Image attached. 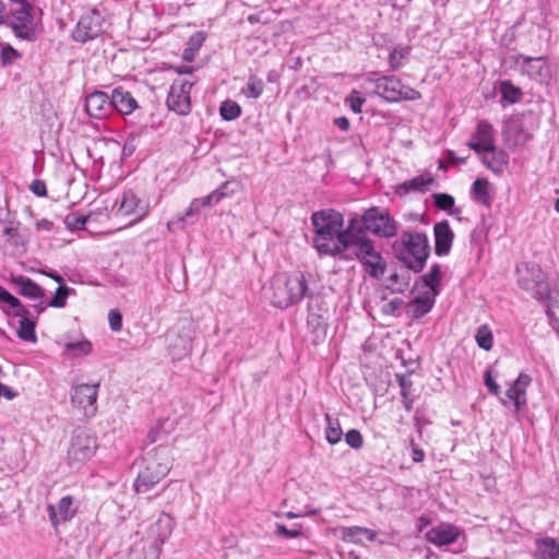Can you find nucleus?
<instances>
[{"instance_id":"f257e3e1","label":"nucleus","mask_w":559,"mask_h":559,"mask_svg":"<svg viewBox=\"0 0 559 559\" xmlns=\"http://www.w3.org/2000/svg\"><path fill=\"white\" fill-rule=\"evenodd\" d=\"M314 228V247L321 254L331 257H347L350 251V243L354 241L355 222L353 216L344 228L343 215L333 210L326 209L314 212L311 216Z\"/></svg>"},{"instance_id":"f03ea898","label":"nucleus","mask_w":559,"mask_h":559,"mask_svg":"<svg viewBox=\"0 0 559 559\" xmlns=\"http://www.w3.org/2000/svg\"><path fill=\"white\" fill-rule=\"evenodd\" d=\"M355 222L354 240H371L367 233L379 238H392L397 234V223L390 213L377 206H372L364 212L361 216L353 215Z\"/></svg>"},{"instance_id":"7ed1b4c3","label":"nucleus","mask_w":559,"mask_h":559,"mask_svg":"<svg viewBox=\"0 0 559 559\" xmlns=\"http://www.w3.org/2000/svg\"><path fill=\"white\" fill-rule=\"evenodd\" d=\"M271 302L280 309H286L299 304L305 297L310 296L305 275L300 272L274 275L271 282Z\"/></svg>"},{"instance_id":"20e7f679","label":"nucleus","mask_w":559,"mask_h":559,"mask_svg":"<svg viewBox=\"0 0 559 559\" xmlns=\"http://www.w3.org/2000/svg\"><path fill=\"white\" fill-rule=\"evenodd\" d=\"M366 82L373 85L374 94L390 103L417 100L421 97L417 90L403 84L395 75L379 76L378 72H370L366 78Z\"/></svg>"},{"instance_id":"39448f33","label":"nucleus","mask_w":559,"mask_h":559,"mask_svg":"<svg viewBox=\"0 0 559 559\" xmlns=\"http://www.w3.org/2000/svg\"><path fill=\"white\" fill-rule=\"evenodd\" d=\"M404 250L397 255L405 266L420 272L430 253L428 237L424 233L404 231L401 236Z\"/></svg>"},{"instance_id":"423d86ee","label":"nucleus","mask_w":559,"mask_h":559,"mask_svg":"<svg viewBox=\"0 0 559 559\" xmlns=\"http://www.w3.org/2000/svg\"><path fill=\"white\" fill-rule=\"evenodd\" d=\"M347 257H341L343 260H358L369 276L381 278L386 270V263L381 253L376 250L373 240L353 241L350 251H346Z\"/></svg>"},{"instance_id":"0eeeda50","label":"nucleus","mask_w":559,"mask_h":559,"mask_svg":"<svg viewBox=\"0 0 559 559\" xmlns=\"http://www.w3.org/2000/svg\"><path fill=\"white\" fill-rule=\"evenodd\" d=\"M509 60L511 68L531 81L538 84H547L551 79V69L547 57H530L523 53H515L510 56Z\"/></svg>"},{"instance_id":"6e6552de","label":"nucleus","mask_w":559,"mask_h":559,"mask_svg":"<svg viewBox=\"0 0 559 559\" xmlns=\"http://www.w3.org/2000/svg\"><path fill=\"white\" fill-rule=\"evenodd\" d=\"M96 450L97 440L94 435L84 429L75 430L68 449V465L73 471L80 469L94 456Z\"/></svg>"},{"instance_id":"1a4fd4ad","label":"nucleus","mask_w":559,"mask_h":559,"mask_svg":"<svg viewBox=\"0 0 559 559\" xmlns=\"http://www.w3.org/2000/svg\"><path fill=\"white\" fill-rule=\"evenodd\" d=\"M104 16L94 8L80 17L72 31V39L81 44L93 40L104 33Z\"/></svg>"},{"instance_id":"9d476101","label":"nucleus","mask_w":559,"mask_h":559,"mask_svg":"<svg viewBox=\"0 0 559 559\" xmlns=\"http://www.w3.org/2000/svg\"><path fill=\"white\" fill-rule=\"evenodd\" d=\"M99 383H81L71 389L72 405L86 418H92L97 413V396Z\"/></svg>"},{"instance_id":"9b49d317","label":"nucleus","mask_w":559,"mask_h":559,"mask_svg":"<svg viewBox=\"0 0 559 559\" xmlns=\"http://www.w3.org/2000/svg\"><path fill=\"white\" fill-rule=\"evenodd\" d=\"M116 215L121 217L132 216V222H139L150 212L147 200L141 199L133 190H124L116 204Z\"/></svg>"},{"instance_id":"f8f14e48","label":"nucleus","mask_w":559,"mask_h":559,"mask_svg":"<svg viewBox=\"0 0 559 559\" xmlns=\"http://www.w3.org/2000/svg\"><path fill=\"white\" fill-rule=\"evenodd\" d=\"M192 86L193 83L183 78L176 79L173 82L167 96L169 110L180 116H186L191 111L190 93Z\"/></svg>"},{"instance_id":"ddd939ff","label":"nucleus","mask_w":559,"mask_h":559,"mask_svg":"<svg viewBox=\"0 0 559 559\" xmlns=\"http://www.w3.org/2000/svg\"><path fill=\"white\" fill-rule=\"evenodd\" d=\"M15 5L9 24L17 37L29 40L34 36L32 7L25 0L17 1Z\"/></svg>"},{"instance_id":"4468645a","label":"nucleus","mask_w":559,"mask_h":559,"mask_svg":"<svg viewBox=\"0 0 559 559\" xmlns=\"http://www.w3.org/2000/svg\"><path fill=\"white\" fill-rule=\"evenodd\" d=\"M519 283L538 300H544L550 294L546 276L538 265H527L525 273L520 275Z\"/></svg>"},{"instance_id":"2eb2a0df","label":"nucleus","mask_w":559,"mask_h":559,"mask_svg":"<svg viewBox=\"0 0 559 559\" xmlns=\"http://www.w3.org/2000/svg\"><path fill=\"white\" fill-rule=\"evenodd\" d=\"M466 145L478 155L486 153V151H492L493 145H496L493 126L487 120H479Z\"/></svg>"},{"instance_id":"dca6fc26","label":"nucleus","mask_w":559,"mask_h":559,"mask_svg":"<svg viewBox=\"0 0 559 559\" xmlns=\"http://www.w3.org/2000/svg\"><path fill=\"white\" fill-rule=\"evenodd\" d=\"M531 383L532 377L525 372H521L506 391V399L500 397L501 404L508 406L509 403H512L514 412H521L527 404L526 391Z\"/></svg>"},{"instance_id":"f3484780","label":"nucleus","mask_w":559,"mask_h":559,"mask_svg":"<svg viewBox=\"0 0 559 559\" xmlns=\"http://www.w3.org/2000/svg\"><path fill=\"white\" fill-rule=\"evenodd\" d=\"M169 463H158L146 466L135 479L134 488L138 492H146L158 484L169 472Z\"/></svg>"},{"instance_id":"a211bd4d","label":"nucleus","mask_w":559,"mask_h":559,"mask_svg":"<svg viewBox=\"0 0 559 559\" xmlns=\"http://www.w3.org/2000/svg\"><path fill=\"white\" fill-rule=\"evenodd\" d=\"M215 198L216 195H205L203 198L193 199L183 214L175 216L167 223L168 230L176 231L183 229L187 224L193 223L191 218L199 215L202 207L213 206V201L216 200Z\"/></svg>"},{"instance_id":"6ab92c4d","label":"nucleus","mask_w":559,"mask_h":559,"mask_svg":"<svg viewBox=\"0 0 559 559\" xmlns=\"http://www.w3.org/2000/svg\"><path fill=\"white\" fill-rule=\"evenodd\" d=\"M48 518L51 525L56 528L59 524L72 520L78 512V503L72 496L62 497L57 506L48 504Z\"/></svg>"},{"instance_id":"aec40b11","label":"nucleus","mask_w":559,"mask_h":559,"mask_svg":"<svg viewBox=\"0 0 559 559\" xmlns=\"http://www.w3.org/2000/svg\"><path fill=\"white\" fill-rule=\"evenodd\" d=\"M461 533L462 531L459 526L451 523H441L431 527L426 533V539L438 547H443L454 544Z\"/></svg>"},{"instance_id":"412c9836","label":"nucleus","mask_w":559,"mask_h":559,"mask_svg":"<svg viewBox=\"0 0 559 559\" xmlns=\"http://www.w3.org/2000/svg\"><path fill=\"white\" fill-rule=\"evenodd\" d=\"M85 111L92 118L103 119L112 112L111 95L94 92L85 97Z\"/></svg>"},{"instance_id":"4be33fe9","label":"nucleus","mask_w":559,"mask_h":559,"mask_svg":"<svg viewBox=\"0 0 559 559\" xmlns=\"http://www.w3.org/2000/svg\"><path fill=\"white\" fill-rule=\"evenodd\" d=\"M440 294V289L425 288L420 290L409 304V311L413 318L419 319L427 314L435 306L436 298Z\"/></svg>"},{"instance_id":"5701e85b","label":"nucleus","mask_w":559,"mask_h":559,"mask_svg":"<svg viewBox=\"0 0 559 559\" xmlns=\"http://www.w3.org/2000/svg\"><path fill=\"white\" fill-rule=\"evenodd\" d=\"M435 253L439 257L448 255L454 240V233L448 221L436 223L433 226Z\"/></svg>"},{"instance_id":"b1692460","label":"nucleus","mask_w":559,"mask_h":559,"mask_svg":"<svg viewBox=\"0 0 559 559\" xmlns=\"http://www.w3.org/2000/svg\"><path fill=\"white\" fill-rule=\"evenodd\" d=\"M11 284L25 298L41 300L45 296L44 288L25 275H11Z\"/></svg>"},{"instance_id":"393cba45","label":"nucleus","mask_w":559,"mask_h":559,"mask_svg":"<svg viewBox=\"0 0 559 559\" xmlns=\"http://www.w3.org/2000/svg\"><path fill=\"white\" fill-rule=\"evenodd\" d=\"M479 157L483 165L495 174H502L509 164V154L497 145H493L492 151L480 154Z\"/></svg>"},{"instance_id":"a878e982","label":"nucleus","mask_w":559,"mask_h":559,"mask_svg":"<svg viewBox=\"0 0 559 559\" xmlns=\"http://www.w3.org/2000/svg\"><path fill=\"white\" fill-rule=\"evenodd\" d=\"M111 107L112 111L115 110L120 115H129L138 107V102L130 92L124 91L122 87H117L111 93Z\"/></svg>"},{"instance_id":"bb28decb","label":"nucleus","mask_w":559,"mask_h":559,"mask_svg":"<svg viewBox=\"0 0 559 559\" xmlns=\"http://www.w3.org/2000/svg\"><path fill=\"white\" fill-rule=\"evenodd\" d=\"M435 178L430 173L421 174L397 186V193L403 195L411 192L425 193L433 183Z\"/></svg>"},{"instance_id":"cd10ccee","label":"nucleus","mask_w":559,"mask_h":559,"mask_svg":"<svg viewBox=\"0 0 559 559\" xmlns=\"http://www.w3.org/2000/svg\"><path fill=\"white\" fill-rule=\"evenodd\" d=\"M538 559H559V540L554 537H540L535 540Z\"/></svg>"},{"instance_id":"c85d7f7f","label":"nucleus","mask_w":559,"mask_h":559,"mask_svg":"<svg viewBox=\"0 0 559 559\" xmlns=\"http://www.w3.org/2000/svg\"><path fill=\"white\" fill-rule=\"evenodd\" d=\"M341 537L344 542L359 544L362 542V537H366L369 542L374 540L377 532L361 526L342 527Z\"/></svg>"},{"instance_id":"c756f323","label":"nucleus","mask_w":559,"mask_h":559,"mask_svg":"<svg viewBox=\"0 0 559 559\" xmlns=\"http://www.w3.org/2000/svg\"><path fill=\"white\" fill-rule=\"evenodd\" d=\"M473 200L481 205L490 206L492 199L490 197V185L486 178H477L471 189Z\"/></svg>"},{"instance_id":"7c9ffc66","label":"nucleus","mask_w":559,"mask_h":559,"mask_svg":"<svg viewBox=\"0 0 559 559\" xmlns=\"http://www.w3.org/2000/svg\"><path fill=\"white\" fill-rule=\"evenodd\" d=\"M173 530V520L167 514H162L151 527V534L156 535V542L163 545Z\"/></svg>"},{"instance_id":"2f4dec72","label":"nucleus","mask_w":559,"mask_h":559,"mask_svg":"<svg viewBox=\"0 0 559 559\" xmlns=\"http://www.w3.org/2000/svg\"><path fill=\"white\" fill-rule=\"evenodd\" d=\"M499 92L501 95V102L508 105L519 103L523 96L521 88L515 86L509 80H504L499 83Z\"/></svg>"},{"instance_id":"473e14b6","label":"nucleus","mask_w":559,"mask_h":559,"mask_svg":"<svg viewBox=\"0 0 559 559\" xmlns=\"http://www.w3.org/2000/svg\"><path fill=\"white\" fill-rule=\"evenodd\" d=\"M92 343L87 340L68 342L64 345L63 356L67 358H79L87 356L92 352Z\"/></svg>"},{"instance_id":"72a5a7b5","label":"nucleus","mask_w":559,"mask_h":559,"mask_svg":"<svg viewBox=\"0 0 559 559\" xmlns=\"http://www.w3.org/2000/svg\"><path fill=\"white\" fill-rule=\"evenodd\" d=\"M432 200L435 206L439 210L445 211L449 215L459 217L461 210L455 207V200L451 194L448 193H433Z\"/></svg>"},{"instance_id":"f704fd0d","label":"nucleus","mask_w":559,"mask_h":559,"mask_svg":"<svg viewBox=\"0 0 559 559\" xmlns=\"http://www.w3.org/2000/svg\"><path fill=\"white\" fill-rule=\"evenodd\" d=\"M325 439L330 444H336L342 440L343 430L340 420L330 414H325Z\"/></svg>"},{"instance_id":"c9c22d12","label":"nucleus","mask_w":559,"mask_h":559,"mask_svg":"<svg viewBox=\"0 0 559 559\" xmlns=\"http://www.w3.org/2000/svg\"><path fill=\"white\" fill-rule=\"evenodd\" d=\"M36 321L31 318H23V320L19 321V329L16 334L19 338L25 342L36 343Z\"/></svg>"},{"instance_id":"e433bc0d","label":"nucleus","mask_w":559,"mask_h":559,"mask_svg":"<svg viewBox=\"0 0 559 559\" xmlns=\"http://www.w3.org/2000/svg\"><path fill=\"white\" fill-rule=\"evenodd\" d=\"M545 299L548 300L546 313L550 324L559 333V293H550Z\"/></svg>"},{"instance_id":"4c0bfd02","label":"nucleus","mask_w":559,"mask_h":559,"mask_svg":"<svg viewBox=\"0 0 559 559\" xmlns=\"http://www.w3.org/2000/svg\"><path fill=\"white\" fill-rule=\"evenodd\" d=\"M545 299L548 300L546 313L550 324L559 333V293H550Z\"/></svg>"},{"instance_id":"58836bf2","label":"nucleus","mask_w":559,"mask_h":559,"mask_svg":"<svg viewBox=\"0 0 559 559\" xmlns=\"http://www.w3.org/2000/svg\"><path fill=\"white\" fill-rule=\"evenodd\" d=\"M178 344H169V352L174 359H180L191 350L192 338L190 336H177Z\"/></svg>"},{"instance_id":"ea45409f","label":"nucleus","mask_w":559,"mask_h":559,"mask_svg":"<svg viewBox=\"0 0 559 559\" xmlns=\"http://www.w3.org/2000/svg\"><path fill=\"white\" fill-rule=\"evenodd\" d=\"M239 188L237 181L227 180L223 182L217 189L212 191L209 195H216V200L213 201V205L218 204L223 199L234 195Z\"/></svg>"},{"instance_id":"a19ab883","label":"nucleus","mask_w":559,"mask_h":559,"mask_svg":"<svg viewBox=\"0 0 559 559\" xmlns=\"http://www.w3.org/2000/svg\"><path fill=\"white\" fill-rule=\"evenodd\" d=\"M475 341L477 345L485 350H490L492 348L493 335L487 324H483L477 329Z\"/></svg>"},{"instance_id":"79ce46f5","label":"nucleus","mask_w":559,"mask_h":559,"mask_svg":"<svg viewBox=\"0 0 559 559\" xmlns=\"http://www.w3.org/2000/svg\"><path fill=\"white\" fill-rule=\"evenodd\" d=\"M409 55V48L406 46H396L390 52L389 64L392 70H399L404 66V60Z\"/></svg>"},{"instance_id":"37998d69","label":"nucleus","mask_w":559,"mask_h":559,"mask_svg":"<svg viewBox=\"0 0 559 559\" xmlns=\"http://www.w3.org/2000/svg\"><path fill=\"white\" fill-rule=\"evenodd\" d=\"M423 287L439 289L441 282V267L439 264L431 265L430 270L421 276Z\"/></svg>"},{"instance_id":"c03bdc74","label":"nucleus","mask_w":559,"mask_h":559,"mask_svg":"<svg viewBox=\"0 0 559 559\" xmlns=\"http://www.w3.org/2000/svg\"><path fill=\"white\" fill-rule=\"evenodd\" d=\"M219 114L224 120L231 121L241 115V108L234 100H225L221 105Z\"/></svg>"},{"instance_id":"a18cd8bd","label":"nucleus","mask_w":559,"mask_h":559,"mask_svg":"<svg viewBox=\"0 0 559 559\" xmlns=\"http://www.w3.org/2000/svg\"><path fill=\"white\" fill-rule=\"evenodd\" d=\"M74 293V289L66 285H60L52 299L48 302V307L63 308L67 304V298Z\"/></svg>"},{"instance_id":"49530a36","label":"nucleus","mask_w":559,"mask_h":559,"mask_svg":"<svg viewBox=\"0 0 559 559\" xmlns=\"http://www.w3.org/2000/svg\"><path fill=\"white\" fill-rule=\"evenodd\" d=\"M263 88L264 85L262 80L254 75H251L242 92L247 97L259 98L263 93Z\"/></svg>"},{"instance_id":"de8ad7c7","label":"nucleus","mask_w":559,"mask_h":559,"mask_svg":"<svg viewBox=\"0 0 559 559\" xmlns=\"http://www.w3.org/2000/svg\"><path fill=\"white\" fill-rule=\"evenodd\" d=\"M308 328L317 333L318 337H323L326 332V322L317 313H309L307 318Z\"/></svg>"},{"instance_id":"09e8293b","label":"nucleus","mask_w":559,"mask_h":559,"mask_svg":"<svg viewBox=\"0 0 559 559\" xmlns=\"http://www.w3.org/2000/svg\"><path fill=\"white\" fill-rule=\"evenodd\" d=\"M345 441L346 443L355 450H358L364 444L362 435L357 429H350L345 435Z\"/></svg>"},{"instance_id":"8fccbe9b","label":"nucleus","mask_w":559,"mask_h":559,"mask_svg":"<svg viewBox=\"0 0 559 559\" xmlns=\"http://www.w3.org/2000/svg\"><path fill=\"white\" fill-rule=\"evenodd\" d=\"M3 235L7 236V241L14 247H17L22 240L19 228L14 224L7 226L3 229Z\"/></svg>"},{"instance_id":"3c124183","label":"nucleus","mask_w":559,"mask_h":559,"mask_svg":"<svg viewBox=\"0 0 559 559\" xmlns=\"http://www.w3.org/2000/svg\"><path fill=\"white\" fill-rule=\"evenodd\" d=\"M276 535L284 538H296L301 535L300 526L287 528L284 524H276Z\"/></svg>"},{"instance_id":"603ef678","label":"nucleus","mask_w":559,"mask_h":559,"mask_svg":"<svg viewBox=\"0 0 559 559\" xmlns=\"http://www.w3.org/2000/svg\"><path fill=\"white\" fill-rule=\"evenodd\" d=\"M484 383L488 388L489 393L498 396L501 392L500 385L495 381L491 370H487L484 374Z\"/></svg>"},{"instance_id":"864d4df0","label":"nucleus","mask_w":559,"mask_h":559,"mask_svg":"<svg viewBox=\"0 0 559 559\" xmlns=\"http://www.w3.org/2000/svg\"><path fill=\"white\" fill-rule=\"evenodd\" d=\"M108 320H109L110 329L112 331L118 332L121 330L122 314L118 310H116V309L110 310L108 313Z\"/></svg>"},{"instance_id":"5fc2aeb1","label":"nucleus","mask_w":559,"mask_h":559,"mask_svg":"<svg viewBox=\"0 0 559 559\" xmlns=\"http://www.w3.org/2000/svg\"><path fill=\"white\" fill-rule=\"evenodd\" d=\"M205 40V36L202 32H197L192 34L189 38L188 46L189 48L186 50L197 51L201 48Z\"/></svg>"},{"instance_id":"6e6d98bb","label":"nucleus","mask_w":559,"mask_h":559,"mask_svg":"<svg viewBox=\"0 0 559 559\" xmlns=\"http://www.w3.org/2000/svg\"><path fill=\"white\" fill-rule=\"evenodd\" d=\"M64 222H66L67 226L70 228L82 229V228H84V226L87 222V218L84 216H79V215H68L66 217Z\"/></svg>"},{"instance_id":"4d7b16f0","label":"nucleus","mask_w":559,"mask_h":559,"mask_svg":"<svg viewBox=\"0 0 559 559\" xmlns=\"http://www.w3.org/2000/svg\"><path fill=\"white\" fill-rule=\"evenodd\" d=\"M397 383L401 388V395H408L413 386V381L407 374H396Z\"/></svg>"},{"instance_id":"13d9d810","label":"nucleus","mask_w":559,"mask_h":559,"mask_svg":"<svg viewBox=\"0 0 559 559\" xmlns=\"http://www.w3.org/2000/svg\"><path fill=\"white\" fill-rule=\"evenodd\" d=\"M0 301L5 302L9 307L20 306V299L4 289L2 286H0Z\"/></svg>"},{"instance_id":"bf43d9fd","label":"nucleus","mask_w":559,"mask_h":559,"mask_svg":"<svg viewBox=\"0 0 559 559\" xmlns=\"http://www.w3.org/2000/svg\"><path fill=\"white\" fill-rule=\"evenodd\" d=\"M29 189L37 197H46L47 195L46 183L43 180H39V179L33 180L29 186Z\"/></svg>"},{"instance_id":"052dcab7","label":"nucleus","mask_w":559,"mask_h":559,"mask_svg":"<svg viewBox=\"0 0 559 559\" xmlns=\"http://www.w3.org/2000/svg\"><path fill=\"white\" fill-rule=\"evenodd\" d=\"M348 104H349V107L350 109L355 112V114H359L361 112V107H362V104H364V99L359 96H355L354 94H352L348 99H347Z\"/></svg>"},{"instance_id":"680f3d73","label":"nucleus","mask_w":559,"mask_h":559,"mask_svg":"<svg viewBox=\"0 0 559 559\" xmlns=\"http://www.w3.org/2000/svg\"><path fill=\"white\" fill-rule=\"evenodd\" d=\"M411 443V447H412V460L415 462V463H420L424 461L425 459V452L424 450L419 449L414 439H411L409 441Z\"/></svg>"},{"instance_id":"e2e57ef3","label":"nucleus","mask_w":559,"mask_h":559,"mask_svg":"<svg viewBox=\"0 0 559 559\" xmlns=\"http://www.w3.org/2000/svg\"><path fill=\"white\" fill-rule=\"evenodd\" d=\"M19 56L17 51L10 46L3 47L1 59L3 63H9Z\"/></svg>"},{"instance_id":"0e129e2a","label":"nucleus","mask_w":559,"mask_h":559,"mask_svg":"<svg viewBox=\"0 0 559 559\" xmlns=\"http://www.w3.org/2000/svg\"><path fill=\"white\" fill-rule=\"evenodd\" d=\"M36 230L38 231H47L50 233L53 230L55 225L51 221L47 218H43L36 222L35 224Z\"/></svg>"},{"instance_id":"69168bd1","label":"nucleus","mask_w":559,"mask_h":559,"mask_svg":"<svg viewBox=\"0 0 559 559\" xmlns=\"http://www.w3.org/2000/svg\"><path fill=\"white\" fill-rule=\"evenodd\" d=\"M11 308L15 310L14 316L19 317L20 320H23V318H31V316H32V311L29 309H27L26 307H24L21 302H20V306L11 307Z\"/></svg>"},{"instance_id":"338daca9","label":"nucleus","mask_w":559,"mask_h":559,"mask_svg":"<svg viewBox=\"0 0 559 559\" xmlns=\"http://www.w3.org/2000/svg\"><path fill=\"white\" fill-rule=\"evenodd\" d=\"M447 162L450 165L465 164L466 157H459L455 155L454 152L450 151V152H448V155H447Z\"/></svg>"},{"instance_id":"774afa93","label":"nucleus","mask_w":559,"mask_h":559,"mask_svg":"<svg viewBox=\"0 0 559 559\" xmlns=\"http://www.w3.org/2000/svg\"><path fill=\"white\" fill-rule=\"evenodd\" d=\"M334 123H335V126H336L340 130H342V131H346V130H348V128H349V121H348V119H347V118H345V117L336 118V119L334 120Z\"/></svg>"}]
</instances>
